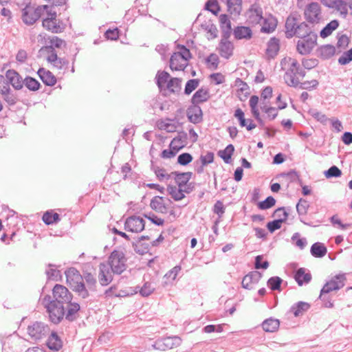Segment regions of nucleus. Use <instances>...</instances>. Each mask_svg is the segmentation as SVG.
<instances>
[{
  "mask_svg": "<svg viewBox=\"0 0 352 352\" xmlns=\"http://www.w3.org/2000/svg\"><path fill=\"white\" fill-rule=\"evenodd\" d=\"M154 289L155 288L151 286V284L146 282L142 287L140 288L139 292L142 296L147 297L153 292Z\"/></svg>",
  "mask_w": 352,
  "mask_h": 352,
  "instance_id": "64",
  "label": "nucleus"
},
{
  "mask_svg": "<svg viewBox=\"0 0 352 352\" xmlns=\"http://www.w3.org/2000/svg\"><path fill=\"white\" fill-rule=\"evenodd\" d=\"M248 15V21L252 24H258L263 19V10L256 3L250 6Z\"/></svg>",
  "mask_w": 352,
  "mask_h": 352,
  "instance_id": "18",
  "label": "nucleus"
},
{
  "mask_svg": "<svg viewBox=\"0 0 352 352\" xmlns=\"http://www.w3.org/2000/svg\"><path fill=\"white\" fill-rule=\"evenodd\" d=\"M234 48V44L231 41L221 37L217 48L221 57L229 59L233 55Z\"/></svg>",
  "mask_w": 352,
  "mask_h": 352,
  "instance_id": "20",
  "label": "nucleus"
},
{
  "mask_svg": "<svg viewBox=\"0 0 352 352\" xmlns=\"http://www.w3.org/2000/svg\"><path fill=\"white\" fill-rule=\"evenodd\" d=\"M228 11L231 14L239 15L242 10V0H226Z\"/></svg>",
  "mask_w": 352,
  "mask_h": 352,
  "instance_id": "38",
  "label": "nucleus"
},
{
  "mask_svg": "<svg viewBox=\"0 0 352 352\" xmlns=\"http://www.w3.org/2000/svg\"><path fill=\"white\" fill-rule=\"evenodd\" d=\"M276 204V199L272 197H267L265 200L257 204V206L260 210H267L271 208Z\"/></svg>",
  "mask_w": 352,
  "mask_h": 352,
  "instance_id": "50",
  "label": "nucleus"
},
{
  "mask_svg": "<svg viewBox=\"0 0 352 352\" xmlns=\"http://www.w3.org/2000/svg\"><path fill=\"white\" fill-rule=\"evenodd\" d=\"M182 339L179 336H170L157 339L152 347L155 350L166 351L180 346Z\"/></svg>",
  "mask_w": 352,
  "mask_h": 352,
  "instance_id": "8",
  "label": "nucleus"
},
{
  "mask_svg": "<svg viewBox=\"0 0 352 352\" xmlns=\"http://www.w3.org/2000/svg\"><path fill=\"white\" fill-rule=\"evenodd\" d=\"M300 38L297 42V52L301 55L310 54L317 44V34H311V36Z\"/></svg>",
  "mask_w": 352,
  "mask_h": 352,
  "instance_id": "11",
  "label": "nucleus"
},
{
  "mask_svg": "<svg viewBox=\"0 0 352 352\" xmlns=\"http://www.w3.org/2000/svg\"><path fill=\"white\" fill-rule=\"evenodd\" d=\"M280 175L281 177H287L290 182H295L296 181H298L299 184L302 186V180L300 179L298 173L295 170H291L287 173H282Z\"/></svg>",
  "mask_w": 352,
  "mask_h": 352,
  "instance_id": "55",
  "label": "nucleus"
},
{
  "mask_svg": "<svg viewBox=\"0 0 352 352\" xmlns=\"http://www.w3.org/2000/svg\"><path fill=\"white\" fill-rule=\"evenodd\" d=\"M113 272L108 265L101 263L99 265L98 280L102 286H107L113 280Z\"/></svg>",
  "mask_w": 352,
  "mask_h": 352,
  "instance_id": "15",
  "label": "nucleus"
},
{
  "mask_svg": "<svg viewBox=\"0 0 352 352\" xmlns=\"http://www.w3.org/2000/svg\"><path fill=\"white\" fill-rule=\"evenodd\" d=\"M42 219L46 225L57 223L60 221V215L52 210L45 212L43 215Z\"/></svg>",
  "mask_w": 352,
  "mask_h": 352,
  "instance_id": "42",
  "label": "nucleus"
},
{
  "mask_svg": "<svg viewBox=\"0 0 352 352\" xmlns=\"http://www.w3.org/2000/svg\"><path fill=\"white\" fill-rule=\"evenodd\" d=\"M234 152V146L230 144H228L225 149L219 151L217 154L226 164H230Z\"/></svg>",
  "mask_w": 352,
  "mask_h": 352,
  "instance_id": "40",
  "label": "nucleus"
},
{
  "mask_svg": "<svg viewBox=\"0 0 352 352\" xmlns=\"http://www.w3.org/2000/svg\"><path fill=\"white\" fill-rule=\"evenodd\" d=\"M288 212H283V218H279L270 221L267 223L266 227L270 233H273L276 230L281 228L282 223L285 222L288 218Z\"/></svg>",
  "mask_w": 352,
  "mask_h": 352,
  "instance_id": "35",
  "label": "nucleus"
},
{
  "mask_svg": "<svg viewBox=\"0 0 352 352\" xmlns=\"http://www.w3.org/2000/svg\"><path fill=\"white\" fill-rule=\"evenodd\" d=\"M164 197L160 196L154 197L150 203V207L156 212H163L166 209L163 203Z\"/></svg>",
  "mask_w": 352,
  "mask_h": 352,
  "instance_id": "43",
  "label": "nucleus"
},
{
  "mask_svg": "<svg viewBox=\"0 0 352 352\" xmlns=\"http://www.w3.org/2000/svg\"><path fill=\"white\" fill-rule=\"evenodd\" d=\"M186 116L189 122L195 124L203 121V111L199 105L191 104L186 110Z\"/></svg>",
  "mask_w": 352,
  "mask_h": 352,
  "instance_id": "14",
  "label": "nucleus"
},
{
  "mask_svg": "<svg viewBox=\"0 0 352 352\" xmlns=\"http://www.w3.org/2000/svg\"><path fill=\"white\" fill-rule=\"evenodd\" d=\"M345 274H339L336 275L331 280L327 281L321 289V296L327 294L333 291H338L342 288L345 285Z\"/></svg>",
  "mask_w": 352,
  "mask_h": 352,
  "instance_id": "10",
  "label": "nucleus"
},
{
  "mask_svg": "<svg viewBox=\"0 0 352 352\" xmlns=\"http://www.w3.org/2000/svg\"><path fill=\"white\" fill-rule=\"evenodd\" d=\"M145 221L143 218L132 215L126 218L124 228L126 231L139 233L144 230Z\"/></svg>",
  "mask_w": 352,
  "mask_h": 352,
  "instance_id": "12",
  "label": "nucleus"
},
{
  "mask_svg": "<svg viewBox=\"0 0 352 352\" xmlns=\"http://www.w3.org/2000/svg\"><path fill=\"white\" fill-rule=\"evenodd\" d=\"M300 20V15L297 12H293L287 16L285 24L287 38L294 36L300 38L316 34L306 22L299 23Z\"/></svg>",
  "mask_w": 352,
  "mask_h": 352,
  "instance_id": "2",
  "label": "nucleus"
},
{
  "mask_svg": "<svg viewBox=\"0 0 352 352\" xmlns=\"http://www.w3.org/2000/svg\"><path fill=\"white\" fill-rule=\"evenodd\" d=\"M52 297L45 295L42 299V305L52 323L58 324L63 318L70 322L78 318L80 306L78 302H72L73 294L66 287L56 284L52 289Z\"/></svg>",
  "mask_w": 352,
  "mask_h": 352,
  "instance_id": "1",
  "label": "nucleus"
},
{
  "mask_svg": "<svg viewBox=\"0 0 352 352\" xmlns=\"http://www.w3.org/2000/svg\"><path fill=\"white\" fill-rule=\"evenodd\" d=\"M319 85V82L317 80H307L303 82H300L298 80V85H297V87H299L301 89H307V90H311L315 89L318 87Z\"/></svg>",
  "mask_w": 352,
  "mask_h": 352,
  "instance_id": "52",
  "label": "nucleus"
},
{
  "mask_svg": "<svg viewBox=\"0 0 352 352\" xmlns=\"http://www.w3.org/2000/svg\"><path fill=\"white\" fill-rule=\"evenodd\" d=\"M263 258V255H258L255 257V262H254V267L256 270L259 269H263L266 270L268 268L270 263L267 261H264L262 262V260Z\"/></svg>",
  "mask_w": 352,
  "mask_h": 352,
  "instance_id": "62",
  "label": "nucleus"
},
{
  "mask_svg": "<svg viewBox=\"0 0 352 352\" xmlns=\"http://www.w3.org/2000/svg\"><path fill=\"white\" fill-rule=\"evenodd\" d=\"M49 8V6H38L36 8L31 4H27L22 9L21 19L23 22L31 25L36 23L45 13V10Z\"/></svg>",
  "mask_w": 352,
  "mask_h": 352,
  "instance_id": "4",
  "label": "nucleus"
},
{
  "mask_svg": "<svg viewBox=\"0 0 352 352\" xmlns=\"http://www.w3.org/2000/svg\"><path fill=\"white\" fill-rule=\"evenodd\" d=\"M127 258L122 250H114L108 258V265L113 274H121L126 270Z\"/></svg>",
  "mask_w": 352,
  "mask_h": 352,
  "instance_id": "5",
  "label": "nucleus"
},
{
  "mask_svg": "<svg viewBox=\"0 0 352 352\" xmlns=\"http://www.w3.org/2000/svg\"><path fill=\"white\" fill-rule=\"evenodd\" d=\"M339 26V21L336 19L331 21L320 32V36L325 38L330 36L332 32Z\"/></svg>",
  "mask_w": 352,
  "mask_h": 352,
  "instance_id": "39",
  "label": "nucleus"
},
{
  "mask_svg": "<svg viewBox=\"0 0 352 352\" xmlns=\"http://www.w3.org/2000/svg\"><path fill=\"white\" fill-rule=\"evenodd\" d=\"M234 116L238 120L240 126L246 127L248 131H251L256 126V125L253 123V120H250V123L247 124V120L245 118V113L240 108H237L235 110Z\"/></svg>",
  "mask_w": 352,
  "mask_h": 352,
  "instance_id": "31",
  "label": "nucleus"
},
{
  "mask_svg": "<svg viewBox=\"0 0 352 352\" xmlns=\"http://www.w3.org/2000/svg\"><path fill=\"white\" fill-rule=\"evenodd\" d=\"M296 207L300 222H302L305 225L311 226V223L305 221L302 217V216L306 215L308 212L309 208V202L306 199L300 198L298 200Z\"/></svg>",
  "mask_w": 352,
  "mask_h": 352,
  "instance_id": "28",
  "label": "nucleus"
},
{
  "mask_svg": "<svg viewBox=\"0 0 352 352\" xmlns=\"http://www.w3.org/2000/svg\"><path fill=\"white\" fill-rule=\"evenodd\" d=\"M311 307V305L308 302L299 301L294 304L290 308V312H292L294 316L298 317L302 316L304 313L307 311Z\"/></svg>",
  "mask_w": 352,
  "mask_h": 352,
  "instance_id": "34",
  "label": "nucleus"
},
{
  "mask_svg": "<svg viewBox=\"0 0 352 352\" xmlns=\"http://www.w3.org/2000/svg\"><path fill=\"white\" fill-rule=\"evenodd\" d=\"M291 239L293 242L296 241V245L300 250H303L307 245L306 238H300V234L298 232L294 233Z\"/></svg>",
  "mask_w": 352,
  "mask_h": 352,
  "instance_id": "58",
  "label": "nucleus"
},
{
  "mask_svg": "<svg viewBox=\"0 0 352 352\" xmlns=\"http://www.w3.org/2000/svg\"><path fill=\"white\" fill-rule=\"evenodd\" d=\"M283 279L279 276H272L267 282L268 287L272 291H280Z\"/></svg>",
  "mask_w": 352,
  "mask_h": 352,
  "instance_id": "46",
  "label": "nucleus"
},
{
  "mask_svg": "<svg viewBox=\"0 0 352 352\" xmlns=\"http://www.w3.org/2000/svg\"><path fill=\"white\" fill-rule=\"evenodd\" d=\"M45 51L49 54V56L47 57V60L49 63H52V61H55L56 60L57 54L55 50V47L52 45H46L43 47L40 51Z\"/></svg>",
  "mask_w": 352,
  "mask_h": 352,
  "instance_id": "53",
  "label": "nucleus"
},
{
  "mask_svg": "<svg viewBox=\"0 0 352 352\" xmlns=\"http://www.w3.org/2000/svg\"><path fill=\"white\" fill-rule=\"evenodd\" d=\"M143 216L151 221L152 223L156 225V226H163L164 223V220L162 218L158 217L157 215H155L154 213L149 212V213H144L143 214Z\"/></svg>",
  "mask_w": 352,
  "mask_h": 352,
  "instance_id": "61",
  "label": "nucleus"
},
{
  "mask_svg": "<svg viewBox=\"0 0 352 352\" xmlns=\"http://www.w3.org/2000/svg\"><path fill=\"white\" fill-rule=\"evenodd\" d=\"M234 38L237 40H249L252 37V31L249 27L237 26L233 31Z\"/></svg>",
  "mask_w": 352,
  "mask_h": 352,
  "instance_id": "32",
  "label": "nucleus"
},
{
  "mask_svg": "<svg viewBox=\"0 0 352 352\" xmlns=\"http://www.w3.org/2000/svg\"><path fill=\"white\" fill-rule=\"evenodd\" d=\"M42 25L45 30L55 34L63 32L65 29V25L61 20L43 19Z\"/></svg>",
  "mask_w": 352,
  "mask_h": 352,
  "instance_id": "21",
  "label": "nucleus"
},
{
  "mask_svg": "<svg viewBox=\"0 0 352 352\" xmlns=\"http://www.w3.org/2000/svg\"><path fill=\"white\" fill-rule=\"evenodd\" d=\"M280 326V321L274 318H269L265 320L262 323V328L266 332H275Z\"/></svg>",
  "mask_w": 352,
  "mask_h": 352,
  "instance_id": "36",
  "label": "nucleus"
},
{
  "mask_svg": "<svg viewBox=\"0 0 352 352\" xmlns=\"http://www.w3.org/2000/svg\"><path fill=\"white\" fill-rule=\"evenodd\" d=\"M179 54L174 52L170 58V68L172 70L183 71L187 67L188 63L179 56Z\"/></svg>",
  "mask_w": 352,
  "mask_h": 352,
  "instance_id": "27",
  "label": "nucleus"
},
{
  "mask_svg": "<svg viewBox=\"0 0 352 352\" xmlns=\"http://www.w3.org/2000/svg\"><path fill=\"white\" fill-rule=\"evenodd\" d=\"M287 62H290L291 64L289 68L284 75L285 82L289 87L296 88L298 85V79L295 77V72L301 68L300 65L296 59L290 57L282 59L280 65L283 67Z\"/></svg>",
  "mask_w": 352,
  "mask_h": 352,
  "instance_id": "6",
  "label": "nucleus"
},
{
  "mask_svg": "<svg viewBox=\"0 0 352 352\" xmlns=\"http://www.w3.org/2000/svg\"><path fill=\"white\" fill-rule=\"evenodd\" d=\"M24 85L31 91H38L41 87V83L36 78L29 76L24 78Z\"/></svg>",
  "mask_w": 352,
  "mask_h": 352,
  "instance_id": "45",
  "label": "nucleus"
},
{
  "mask_svg": "<svg viewBox=\"0 0 352 352\" xmlns=\"http://www.w3.org/2000/svg\"><path fill=\"white\" fill-rule=\"evenodd\" d=\"M37 74L42 82L47 86H54L56 83L55 76L49 70L41 67L37 71Z\"/></svg>",
  "mask_w": 352,
  "mask_h": 352,
  "instance_id": "25",
  "label": "nucleus"
},
{
  "mask_svg": "<svg viewBox=\"0 0 352 352\" xmlns=\"http://www.w3.org/2000/svg\"><path fill=\"white\" fill-rule=\"evenodd\" d=\"M338 11L340 12L343 18H346L348 14L347 4L344 0H337L334 7Z\"/></svg>",
  "mask_w": 352,
  "mask_h": 352,
  "instance_id": "56",
  "label": "nucleus"
},
{
  "mask_svg": "<svg viewBox=\"0 0 352 352\" xmlns=\"http://www.w3.org/2000/svg\"><path fill=\"white\" fill-rule=\"evenodd\" d=\"M219 25L221 30V37H223V39H229L232 34V26L228 14H222L219 16Z\"/></svg>",
  "mask_w": 352,
  "mask_h": 352,
  "instance_id": "22",
  "label": "nucleus"
},
{
  "mask_svg": "<svg viewBox=\"0 0 352 352\" xmlns=\"http://www.w3.org/2000/svg\"><path fill=\"white\" fill-rule=\"evenodd\" d=\"M6 77L8 80V83L13 87L15 90H20L23 87L24 79L22 76L14 69H8L6 73Z\"/></svg>",
  "mask_w": 352,
  "mask_h": 352,
  "instance_id": "13",
  "label": "nucleus"
},
{
  "mask_svg": "<svg viewBox=\"0 0 352 352\" xmlns=\"http://www.w3.org/2000/svg\"><path fill=\"white\" fill-rule=\"evenodd\" d=\"M177 49L179 50V52H175L176 54H179L180 57L184 60V62L187 63V61L192 58V54L188 48H187L184 45H178Z\"/></svg>",
  "mask_w": 352,
  "mask_h": 352,
  "instance_id": "51",
  "label": "nucleus"
},
{
  "mask_svg": "<svg viewBox=\"0 0 352 352\" xmlns=\"http://www.w3.org/2000/svg\"><path fill=\"white\" fill-rule=\"evenodd\" d=\"M352 61V47L344 52L338 58V63L341 65H346Z\"/></svg>",
  "mask_w": 352,
  "mask_h": 352,
  "instance_id": "60",
  "label": "nucleus"
},
{
  "mask_svg": "<svg viewBox=\"0 0 352 352\" xmlns=\"http://www.w3.org/2000/svg\"><path fill=\"white\" fill-rule=\"evenodd\" d=\"M27 331L32 339L40 340L50 333V328L48 324L43 322L35 321L28 325Z\"/></svg>",
  "mask_w": 352,
  "mask_h": 352,
  "instance_id": "7",
  "label": "nucleus"
},
{
  "mask_svg": "<svg viewBox=\"0 0 352 352\" xmlns=\"http://www.w3.org/2000/svg\"><path fill=\"white\" fill-rule=\"evenodd\" d=\"M316 52L322 59L327 60L335 54L336 48L331 44L323 45L317 49Z\"/></svg>",
  "mask_w": 352,
  "mask_h": 352,
  "instance_id": "30",
  "label": "nucleus"
},
{
  "mask_svg": "<svg viewBox=\"0 0 352 352\" xmlns=\"http://www.w3.org/2000/svg\"><path fill=\"white\" fill-rule=\"evenodd\" d=\"M193 160V157L191 154L188 153H183L179 155L177 157V163L182 166H187Z\"/></svg>",
  "mask_w": 352,
  "mask_h": 352,
  "instance_id": "59",
  "label": "nucleus"
},
{
  "mask_svg": "<svg viewBox=\"0 0 352 352\" xmlns=\"http://www.w3.org/2000/svg\"><path fill=\"white\" fill-rule=\"evenodd\" d=\"M65 274L67 284L72 291L82 299L88 298L86 286L79 271L75 267H69L65 272Z\"/></svg>",
  "mask_w": 352,
  "mask_h": 352,
  "instance_id": "3",
  "label": "nucleus"
},
{
  "mask_svg": "<svg viewBox=\"0 0 352 352\" xmlns=\"http://www.w3.org/2000/svg\"><path fill=\"white\" fill-rule=\"evenodd\" d=\"M321 8L318 3L311 2L309 3L304 11L305 18L307 22L311 24L319 23L322 19Z\"/></svg>",
  "mask_w": 352,
  "mask_h": 352,
  "instance_id": "9",
  "label": "nucleus"
},
{
  "mask_svg": "<svg viewBox=\"0 0 352 352\" xmlns=\"http://www.w3.org/2000/svg\"><path fill=\"white\" fill-rule=\"evenodd\" d=\"M169 78H170V76L167 72H157V75L155 76L156 84L160 90L163 89L166 83H168Z\"/></svg>",
  "mask_w": 352,
  "mask_h": 352,
  "instance_id": "44",
  "label": "nucleus"
},
{
  "mask_svg": "<svg viewBox=\"0 0 352 352\" xmlns=\"http://www.w3.org/2000/svg\"><path fill=\"white\" fill-rule=\"evenodd\" d=\"M262 277V274L258 271H252L246 274L241 282L242 287L247 289H254V285L257 284Z\"/></svg>",
  "mask_w": 352,
  "mask_h": 352,
  "instance_id": "17",
  "label": "nucleus"
},
{
  "mask_svg": "<svg viewBox=\"0 0 352 352\" xmlns=\"http://www.w3.org/2000/svg\"><path fill=\"white\" fill-rule=\"evenodd\" d=\"M327 178L339 177L342 175V171L336 166H331L328 170L324 173Z\"/></svg>",
  "mask_w": 352,
  "mask_h": 352,
  "instance_id": "57",
  "label": "nucleus"
},
{
  "mask_svg": "<svg viewBox=\"0 0 352 352\" xmlns=\"http://www.w3.org/2000/svg\"><path fill=\"white\" fill-rule=\"evenodd\" d=\"M311 274L304 267L298 268L294 274V279L299 286L308 284L311 280Z\"/></svg>",
  "mask_w": 352,
  "mask_h": 352,
  "instance_id": "24",
  "label": "nucleus"
},
{
  "mask_svg": "<svg viewBox=\"0 0 352 352\" xmlns=\"http://www.w3.org/2000/svg\"><path fill=\"white\" fill-rule=\"evenodd\" d=\"M210 98L209 89L201 87L192 96L190 99L191 104L199 105L205 102Z\"/></svg>",
  "mask_w": 352,
  "mask_h": 352,
  "instance_id": "23",
  "label": "nucleus"
},
{
  "mask_svg": "<svg viewBox=\"0 0 352 352\" xmlns=\"http://www.w3.org/2000/svg\"><path fill=\"white\" fill-rule=\"evenodd\" d=\"M171 174L175 175V183L178 187H184V185H186L192 175V172L179 173L178 171H174L172 172Z\"/></svg>",
  "mask_w": 352,
  "mask_h": 352,
  "instance_id": "33",
  "label": "nucleus"
},
{
  "mask_svg": "<svg viewBox=\"0 0 352 352\" xmlns=\"http://www.w3.org/2000/svg\"><path fill=\"white\" fill-rule=\"evenodd\" d=\"M46 346L51 351H58L63 346V341L57 332L52 331L47 335Z\"/></svg>",
  "mask_w": 352,
  "mask_h": 352,
  "instance_id": "16",
  "label": "nucleus"
},
{
  "mask_svg": "<svg viewBox=\"0 0 352 352\" xmlns=\"http://www.w3.org/2000/svg\"><path fill=\"white\" fill-rule=\"evenodd\" d=\"M0 94L3 100L9 106H14L19 100L17 95L10 89L8 83H6V85L1 88Z\"/></svg>",
  "mask_w": 352,
  "mask_h": 352,
  "instance_id": "19",
  "label": "nucleus"
},
{
  "mask_svg": "<svg viewBox=\"0 0 352 352\" xmlns=\"http://www.w3.org/2000/svg\"><path fill=\"white\" fill-rule=\"evenodd\" d=\"M308 113L314 119H316L318 122H320L322 124H326L328 118L327 116L318 111L317 109H309Z\"/></svg>",
  "mask_w": 352,
  "mask_h": 352,
  "instance_id": "54",
  "label": "nucleus"
},
{
  "mask_svg": "<svg viewBox=\"0 0 352 352\" xmlns=\"http://www.w3.org/2000/svg\"><path fill=\"white\" fill-rule=\"evenodd\" d=\"M310 252L315 258H322L326 255L327 249L323 243L316 242L311 245Z\"/></svg>",
  "mask_w": 352,
  "mask_h": 352,
  "instance_id": "37",
  "label": "nucleus"
},
{
  "mask_svg": "<svg viewBox=\"0 0 352 352\" xmlns=\"http://www.w3.org/2000/svg\"><path fill=\"white\" fill-rule=\"evenodd\" d=\"M182 79L179 78H170L166 84V88L173 94H179L182 89Z\"/></svg>",
  "mask_w": 352,
  "mask_h": 352,
  "instance_id": "41",
  "label": "nucleus"
},
{
  "mask_svg": "<svg viewBox=\"0 0 352 352\" xmlns=\"http://www.w3.org/2000/svg\"><path fill=\"white\" fill-rule=\"evenodd\" d=\"M199 85V80L193 78L188 80L186 83L184 88V94L190 95L194 90H195Z\"/></svg>",
  "mask_w": 352,
  "mask_h": 352,
  "instance_id": "49",
  "label": "nucleus"
},
{
  "mask_svg": "<svg viewBox=\"0 0 352 352\" xmlns=\"http://www.w3.org/2000/svg\"><path fill=\"white\" fill-rule=\"evenodd\" d=\"M201 27L203 30L210 34L212 38L217 37L218 30L216 25L211 21H205L201 23Z\"/></svg>",
  "mask_w": 352,
  "mask_h": 352,
  "instance_id": "47",
  "label": "nucleus"
},
{
  "mask_svg": "<svg viewBox=\"0 0 352 352\" xmlns=\"http://www.w3.org/2000/svg\"><path fill=\"white\" fill-rule=\"evenodd\" d=\"M204 8L206 10L212 12L215 16H217L221 10V8L217 0H208L205 4Z\"/></svg>",
  "mask_w": 352,
  "mask_h": 352,
  "instance_id": "48",
  "label": "nucleus"
},
{
  "mask_svg": "<svg viewBox=\"0 0 352 352\" xmlns=\"http://www.w3.org/2000/svg\"><path fill=\"white\" fill-rule=\"evenodd\" d=\"M50 269L45 272V274L49 279H53L57 280L58 276H60V271L52 267H56L55 265L49 263L47 265Z\"/></svg>",
  "mask_w": 352,
  "mask_h": 352,
  "instance_id": "63",
  "label": "nucleus"
},
{
  "mask_svg": "<svg viewBox=\"0 0 352 352\" xmlns=\"http://www.w3.org/2000/svg\"><path fill=\"white\" fill-rule=\"evenodd\" d=\"M82 276V281L85 283L86 289L88 293V298L90 296V292L96 291V278L91 273L84 272Z\"/></svg>",
  "mask_w": 352,
  "mask_h": 352,
  "instance_id": "26",
  "label": "nucleus"
},
{
  "mask_svg": "<svg viewBox=\"0 0 352 352\" xmlns=\"http://www.w3.org/2000/svg\"><path fill=\"white\" fill-rule=\"evenodd\" d=\"M280 50V40L276 37L271 38L267 44L266 54L269 58H274Z\"/></svg>",
  "mask_w": 352,
  "mask_h": 352,
  "instance_id": "29",
  "label": "nucleus"
}]
</instances>
